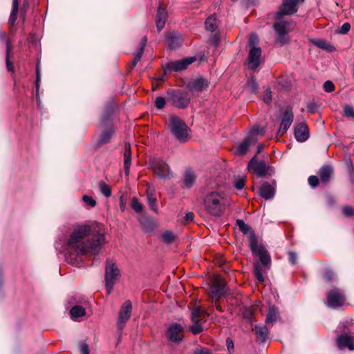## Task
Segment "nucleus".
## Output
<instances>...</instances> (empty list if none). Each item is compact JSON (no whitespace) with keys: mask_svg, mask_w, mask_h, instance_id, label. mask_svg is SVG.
Here are the masks:
<instances>
[{"mask_svg":"<svg viewBox=\"0 0 354 354\" xmlns=\"http://www.w3.org/2000/svg\"><path fill=\"white\" fill-rule=\"evenodd\" d=\"M102 225L97 222L79 225L74 227L66 242V258L74 263L77 257L88 253L96 255L105 243Z\"/></svg>","mask_w":354,"mask_h":354,"instance_id":"nucleus-1","label":"nucleus"},{"mask_svg":"<svg viewBox=\"0 0 354 354\" xmlns=\"http://www.w3.org/2000/svg\"><path fill=\"white\" fill-rule=\"evenodd\" d=\"M236 225L243 234H248L249 248L253 256L258 257L261 264L256 261L253 263L255 278L259 282H264L265 277L262 272V266L269 269L271 264V257L263 244H258V239L254 230L243 220L237 219Z\"/></svg>","mask_w":354,"mask_h":354,"instance_id":"nucleus-2","label":"nucleus"},{"mask_svg":"<svg viewBox=\"0 0 354 354\" xmlns=\"http://www.w3.org/2000/svg\"><path fill=\"white\" fill-rule=\"evenodd\" d=\"M205 210L215 217H221L225 212L224 198L218 192L208 193L203 201Z\"/></svg>","mask_w":354,"mask_h":354,"instance_id":"nucleus-3","label":"nucleus"},{"mask_svg":"<svg viewBox=\"0 0 354 354\" xmlns=\"http://www.w3.org/2000/svg\"><path fill=\"white\" fill-rule=\"evenodd\" d=\"M167 100L173 106L184 109L189 106L192 95L185 89L169 88L167 91Z\"/></svg>","mask_w":354,"mask_h":354,"instance_id":"nucleus-4","label":"nucleus"},{"mask_svg":"<svg viewBox=\"0 0 354 354\" xmlns=\"http://www.w3.org/2000/svg\"><path fill=\"white\" fill-rule=\"evenodd\" d=\"M168 127L171 134L180 142L188 140L189 128L185 121L176 115H171L169 119Z\"/></svg>","mask_w":354,"mask_h":354,"instance_id":"nucleus-5","label":"nucleus"},{"mask_svg":"<svg viewBox=\"0 0 354 354\" xmlns=\"http://www.w3.org/2000/svg\"><path fill=\"white\" fill-rule=\"evenodd\" d=\"M208 313L206 310L199 306H194L191 312V319L193 325L189 327V330L194 335H198L203 330L202 324L207 321Z\"/></svg>","mask_w":354,"mask_h":354,"instance_id":"nucleus-6","label":"nucleus"},{"mask_svg":"<svg viewBox=\"0 0 354 354\" xmlns=\"http://www.w3.org/2000/svg\"><path fill=\"white\" fill-rule=\"evenodd\" d=\"M120 274V270L116 264L109 259L106 261L104 281L107 293L109 295L112 291L115 282Z\"/></svg>","mask_w":354,"mask_h":354,"instance_id":"nucleus-7","label":"nucleus"},{"mask_svg":"<svg viewBox=\"0 0 354 354\" xmlns=\"http://www.w3.org/2000/svg\"><path fill=\"white\" fill-rule=\"evenodd\" d=\"M327 306L332 308H336L344 305L346 296L340 288L333 286L326 293Z\"/></svg>","mask_w":354,"mask_h":354,"instance_id":"nucleus-8","label":"nucleus"},{"mask_svg":"<svg viewBox=\"0 0 354 354\" xmlns=\"http://www.w3.org/2000/svg\"><path fill=\"white\" fill-rule=\"evenodd\" d=\"M288 22L286 21L276 22L273 25V29L276 32L275 44H279L280 47L288 44L290 41L289 37L290 30L288 28Z\"/></svg>","mask_w":354,"mask_h":354,"instance_id":"nucleus-9","label":"nucleus"},{"mask_svg":"<svg viewBox=\"0 0 354 354\" xmlns=\"http://www.w3.org/2000/svg\"><path fill=\"white\" fill-rule=\"evenodd\" d=\"M196 60V57H189L180 60L169 62L162 66L165 75L171 73L173 71L179 72L185 70Z\"/></svg>","mask_w":354,"mask_h":354,"instance_id":"nucleus-10","label":"nucleus"},{"mask_svg":"<svg viewBox=\"0 0 354 354\" xmlns=\"http://www.w3.org/2000/svg\"><path fill=\"white\" fill-rule=\"evenodd\" d=\"M248 167L260 178L264 177L269 171H272V168L267 165L264 160H257V154L249 161Z\"/></svg>","mask_w":354,"mask_h":354,"instance_id":"nucleus-11","label":"nucleus"},{"mask_svg":"<svg viewBox=\"0 0 354 354\" xmlns=\"http://www.w3.org/2000/svg\"><path fill=\"white\" fill-rule=\"evenodd\" d=\"M304 0H283L279 10L276 13V19H280L284 15H292L298 10V3Z\"/></svg>","mask_w":354,"mask_h":354,"instance_id":"nucleus-12","label":"nucleus"},{"mask_svg":"<svg viewBox=\"0 0 354 354\" xmlns=\"http://www.w3.org/2000/svg\"><path fill=\"white\" fill-rule=\"evenodd\" d=\"M132 311V304L130 300L124 302L119 311V316L117 322V328L120 332H122L126 323L131 317Z\"/></svg>","mask_w":354,"mask_h":354,"instance_id":"nucleus-13","label":"nucleus"},{"mask_svg":"<svg viewBox=\"0 0 354 354\" xmlns=\"http://www.w3.org/2000/svg\"><path fill=\"white\" fill-rule=\"evenodd\" d=\"M149 166L159 178H166L170 177L169 167L163 160L157 158L151 159Z\"/></svg>","mask_w":354,"mask_h":354,"instance_id":"nucleus-14","label":"nucleus"},{"mask_svg":"<svg viewBox=\"0 0 354 354\" xmlns=\"http://www.w3.org/2000/svg\"><path fill=\"white\" fill-rule=\"evenodd\" d=\"M101 125L103 126V130L96 141L95 147L97 148H100L102 146L109 143L115 133L113 123Z\"/></svg>","mask_w":354,"mask_h":354,"instance_id":"nucleus-15","label":"nucleus"},{"mask_svg":"<svg viewBox=\"0 0 354 354\" xmlns=\"http://www.w3.org/2000/svg\"><path fill=\"white\" fill-rule=\"evenodd\" d=\"M294 120L292 107L290 105L286 106L283 112L281 121L277 132L278 135L283 136L291 126Z\"/></svg>","mask_w":354,"mask_h":354,"instance_id":"nucleus-16","label":"nucleus"},{"mask_svg":"<svg viewBox=\"0 0 354 354\" xmlns=\"http://www.w3.org/2000/svg\"><path fill=\"white\" fill-rule=\"evenodd\" d=\"M210 82L209 81L203 77H199L196 79L192 80L187 84V88L189 93H201L208 88Z\"/></svg>","mask_w":354,"mask_h":354,"instance_id":"nucleus-17","label":"nucleus"},{"mask_svg":"<svg viewBox=\"0 0 354 354\" xmlns=\"http://www.w3.org/2000/svg\"><path fill=\"white\" fill-rule=\"evenodd\" d=\"M229 290V288L223 279H215L211 286L210 294L212 297H217L219 299L227 296Z\"/></svg>","mask_w":354,"mask_h":354,"instance_id":"nucleus-18","label":"nucleus"},{"mask_svg":"<svg viewBox=\"0 0 354 354\" xmlns=\"http://www.w3.org/2000/svg\"><path fill=\"white\" fill-rule=\"evenodd\" d=\"M167 335L171 342L178 343L183 339V328L180 324L174 323L167 329Z\"/></svg>","mask_w":354,"mask_h":354,"instance_id":"nucleus-19","label":"nucleus"},{"mask_svg":"<svg viewBox=\"0 0 354 354\" xmlns=\"http://www.w3.org/2000/svg\"><path fill=\"white\" fill-rule=\"evenodd\" d=\"M277 185L276 181L274 180L272 184L264 182L259 188V195L265 200H270L273 198L275 195Z\"/></svg>","mask_w":354,"mask_h":354,"instance_id":"nucleus-20","label":"nucleus"},{"mask_svg":"<svg viewBox=\"0 0 354 354\" xmlns=\"http://www.w3.org/2000/svg\"><path fill=\"white\" fill-rule=\"evenodd\" d=\"M261 56V48L252 46L248 54V64L251 69H256L260 65V57Z\"/></svg>","mask_w":354,"mask_h":354,"instance_id":"nucleus-21","label":"nucleus"},{"mask_svg":"<svg viewBox=\"0 0 354 354\" xmlns=\"http://www.w3.org/2000/svg\"><path fill=\"white\" fill-rule=\"evenodd\" d=\"M168 14L166 8L162 3L159 4L156 15V25L158 32H160L165 27L167 19Z\"/></svg>","mask_w":354,"mask_h":354,"instance_id":"nucleus-22","label":"nucleus"},{"mask_svg":"<svg viewBox=\"0 0 354 354\" xmlns=\"http://www.w3.org/2000/svg\"><path fill=\"white\" fill-rule=\"evenodd\" d=\"M295 139L300 142H305L309 138V129L307 124L300 122L295 125L294 129Z\"/></svg>","mask_w":354,"mask_h":354,"instance_id":"nucleus-23","label":"nucleus"},{"mask_svg":"<svg viewBox=\"0 0 354 354\" xmlns=\"http://www.w3.org/2000/svg\"><path fill=\"white\" fill-rule=\"evenodd\" d=\"M166 41L169 49L174 50L180 46L183 43V38L180 34L176 32H171L167 34Z\"/></svg>","mask_w":354,"mask_h":354,"instance_id":"nucleus-24","label":"nucleus"},{"mask_svg":"<svg viewBox=\"0 0 354 354\" xmlns=\"http://www.w3.org/2000/svg\"><path fill=\"white\" fill-rule=\"evenodd\" d=\"M337 345L340 348H348L354 350V337L348 334H340L337 338Z\"/></svg>","mask_w":354,"mask_h":354,"instance_id":"nucleus-25","label":"nucleus"},{"mask_svg":"<svg viewBox=\"0 0 354 354\" xmlns=\"http://www.w3.org/2000/svg\"><path fill=\"white\" fill-rule=\"evenodd\" d=\"M333 167L330 165H324L322 166L318 171L321 183L324 185L328 183L333 174Z\"/></svg>","mask_w":354,"mask_h":354,"instance_id":"nucleus-26","label":"nucleus"},{"mask_svg":"<svg viewBox=\"0 0 354 354\" xmlns=\"http://www.w3.org/2000/svg\"><path fill=\"white\" fill-rule=\"evenodd\" d=\"M131 165V149L129 142L124 145V170L126 176H129Z\"/></svg>","mask_w":354,"mask_h":354,"instance_id":"nucleus-27","label":"nucleus"},{"mask_svg":"<svg viewBox=\"0 0 354 354\" xmlns=\"http://www.w3.org/2000/svg\"><path fill=\"white\" fill-rule=\"evenodd\" d=\"M252 142H254V140L252 137L248 136L245 138L243 142L237 146L235 150V154L239 156L246 154Z\"/></svg>","mask_w":354,"mask_h":354,"instance_id":"nucleus-28","label":"nucleus"},{"mask_svg":"<svg viewBox=\"0 0 354 354\" xmlns=\"http://www.w3.org/2000/svg\"><path fill=\"white\" fill-rule=\"evenodd\" d=\"M139 221L140 223L142 230L145 232H151L156 227L155 221L151 218L142 217L140 218Z\"/></svg>","mask_w":354,"mask_h":354,"instance_id":"nucleus-29","label":"nucleus"},{"mask_svg":"<svg viewBox=\"0 0 354 354\" xmlns=\"http://www.w3.org/2000/svg\"><path fill=\"white\" fill-rule=\"evenodd\" d=\"M147 42V37L144 36L140 42L139 45V50L134 55L133 60L131 64V68H133L136 66L137 63L140 60L143 52L145 50V46Z\"/></svg>","mask_w":354,"mask_h":354,"instance_id":"nucleus-30","label":"nucleus"},{"mask_svg":"<svg viewBox=\"0 0 354 354\" xmlns=\"http://www.w3.org/2000/svg\"><path fill=\"white\" fill-rule=\"evenodd\" d=\"M253 330L254 331L258 339L261 343H264L266 341L269 332L266 326L256 325L253 328Z\"/></svg>","mask_w":354,"mask_h":354,"instance_id":"nucleus-31","label":"nucleus"},{"mask_svg":"<svg viewBox=\"0 0 354 354\" xmlns=\"http://www.w3.org/2000/svg\"><path fill=\"white\" fill-rule=\"evenodd\" d=\"M19 12V0H13L11 13L9 18V26L10 31H12V26L15 25Z\"/></svg>","mask_w":354,"mask_h":354,"instance_id":"nucleus-32","label":"nucleus"},{"mask_svg":"<svg viewBox=\"0 0 354 354\" xmlns=\"http://www.w3.org/2000/svg\"><path fill=\"white\" fill-rule=\"evenodd\" d=\"M196 180V175L191 169H187L184 174L183 184L186 188H191Z\"/></svg>","mask_w":354,"mask_h":354,"instance_id":"nucleus-33","label":"nucleus"},{"mask_svg":"<svg viewBox=\"0 0 354 354\" xmlns=\"http://www.w3.org/2000/svg\"><path fill=\"white\" fill-rule=\"evenodd\" d=\"M69 313L71 319L77 320L78 318L82 317L86 315V310L82 306L75 305L71 308Z\"/></svg>","mask_w":354,"mask_h":354,"instance_id":"nucleus-34","label":"nucleus"},{"mask_svg":"<svg viewBox=\"0 0 354 354\" xmlns=\"http://www.w3.org/2000/svg\"><path fill=\"white\" fill-rule=\"evenodd\" d=\"M279 316V309L275 306H269L268 313L266 318V323L270 324L277 321Z\"/></svg>","mask_w":354,"mask_h":354,"instance_id":"nucleus-35","label":"nucleus"},{"mask_svg":"<svg viewBox=\"0 0 354 354\" xmlns=\"http://www.w3.org/2000/svg\"><path fill=\"white\" fill-rule=\"evenodd\" d=\"M114 111V106L111 104H109L106 106L104 112L102 115L101 124H106L112 123L111 115Z\"/></svg>","mask_w":354,"mask_h":354,"instance_id":"nucleus-36","label":"nucleus"},{"mask_svg":"<svg viewBox=\"0 0 354 354\" xmlns=\"http://www.w3.org/2000/svg\"><path fill=\"white\" fill-rule=\"evenodd\" d=\"M311 42L319 48L326 50L328 52H333L335 50V47L328 43L326 40L322 39H313Z\"/></svg>","mask_w":354,"mask_h":354,"instance_id":"nucleus-37","label":"nucleus"},{"mask_svg":"<svg viewBox=\"0 0 354 354\" xmlns=\"http://www.w3.org/2000/svg\"><path fill=\"white\" fill-rule=\"evenodd\" d=\"M205 25L207 30L210 32L215 31L218 28L216 15L213 14L209 16L205 20Z\"/></svg>","mask_w":354,"mask_h":354,"instance_id":"nucleus-38","label":"nucleus"},{"mask_svg":"<svg viewBox=\"0 0 354 354\" xmlns=\"http://www.w3.org/2000/svg\"><path fill=\"white\" fill-rule=\"evenodd\" d=\"M11 51H12V44L10 42L8 41L7 48L6 49V68L9 72L14 73L15 68H14L13 63L10 59Z\"/></svg>","mask_w":354,"mask_h":354,"instance_id":"nucleus-39","label":"nucleus"},{"mask_svg":"<svg viewBox=\"0 0 354 354\" xmlns=\"http://www.w3.org/2000/svg\"><path fill=\"white\" fill-rule=\"evenodd\" d=\"M99 189L106 198L110 197L112 194L111 187L107 185L104 180H100L99 182Z\"/></svg>","mask_w":354,"mask_h":354,"instance_id":"nucleus-40","label":"nucleus"},{"mask_svg":"<svg viewBox=\"0 0 354 354\" xmlns=\"http://www.w3.org/2000/svg\"><path fill=\"white\" fill-rule=\"evenodd\" d=\"M131 207L136 213H142L143 211V205L136 197H133L131 201Z\"/></svg>","mask_w":354,"mask_h":354,"instance_id":"nucleus-41","label":"nucleus"},{"mask_svg":"<svg viewBox=\"0 0 354 354\" xmlns=\"http://www.w3.org/2000/svg\"><path fill=\"white\" fill-rule=\"evenodd\" d=\"M162 241L166 244H171L175 240V235L171 231H167L162 235Z\"/></svg>","mask_w":354,"mask_h":354,"instance_id":"nucleus-42","label":"nucleus"},{"mask_svg":"<svg viewBox=\"0 0 354 354\" xmlns=\"http://www.w3.org/2000/svg\"><path fill=\"white\" fill-rule=\"evenodd\" d=\"M254 316V309L251 307H245L243 311V319L252 322Z\"/></svg>","mask_w":354,"mask_h":354,"instance_id":"nucleus-43","label":"nucleus"},{"mask_svg":"<svg viewBox=\"0 0 354 354\" xmlns=\"http://www.w3.org/2000/svg\"><path fill=\"white\" fill-rule=\"evenodd\" d=\"M344 115L348 118H354V109L351 105L344 104Z\"/></svg>","mask_w":354,"mask_h":354,"instance_id":"nucleus-44","label":"nucleus"},{"mask_svg":"<svg viewBox=\"0 0 354 354\" xmlns=\"http://www.w3.org/2000/svg\"><path fill=\"white\" fill-rule=\"evenodd\" d=\"M323 277L327 283H330L335 279V274L332 270L326 269L323 274Z\"/></svg>","mask_w":354,"mask_h":354,"instance_id":"nucleus-45","label":"nucleus"},{"mask_svg":"<svg viewBox=\"0 0 354 354\" xmlns=\"http://www.w3.org/2000/svg\"><path fill=\"white\" fill-rule=\"evenodd\" d=\"M245 185V177H239L237 179L234 180L233 182L234 187L238 189L241 190L244 188Z\"/></svg>","mask_w":354,"mask_h":354,"instance_id":"nucleus-46","label":"nucleus"},{"mask_svg":"<svg viewBox=\"0 0 354 354\" xmlns=\"http://www.w3.org/2000/svg\"><path fill=\"white\" fill-rule=\"evenodd\" d=\"M167 100L163 97H157L155 100V106L158 109H162L166 104Z\"/></svg>","mask_w":354,"mask_h":354,"instance_id":"nucleus-47","label":"nucleus"},{"mask_svg":"<svg viewBox=\"0 0 354 354\" xmlns=\"http://www.w3.org/2000/svg\"><path fill=\"white\" fill-rule=\"evenodd\" d=\"M342 213L346 217L354 216V208L350 205H345L342 208Z\"/></svg>","mask_w":354,"mask_h":354,"instance_id":"nucleus-48","label":"nucleus"},{"mask_svg":"<svg viewBox=\"0 0 354 354\" xmlns=\"http://www.w3.org/2000/svg\"><path fill=\"white\" fill-rule=\"evenodd\" d=\"M41 82V75L39 68V64L37 65L36 67V80H35V88H36V95L38 97L39 95V84Z\"/></svg>","mask_w":354,"mask_h":354,"instance_id":"nucleus-49","label":"nucleus"},{"mask_svg":"<svg viewBox=\"0 0 354 354\" xmlns=\"http://www.w3.org/2000/svg\"><path fill=\"white\" fill-rule=\"evenodd\" d=\"M308 182L311 187L315 188L319 185V180L317 176L312 175L308 177Z\"/></svg>","mask_w":354,"mask_h":354,"instance_id":"nucleus-50","label":"nucleus"},{"mask_svg":"<svg viewBox=\"0 0 354 354\" xmlns=\"http://www.w3.org/2000/svg\"><path fill=\"white\" fill-rule=\"evenodd\" d=\"M319 106L315 101L310 102L307 104V110L310 113H315L318 111Z\"/></svg>","mask_w":354,"mask_h":354,"instance_id":"nucleus-51","label":"nucleus"},{"mask_svg":"<svg viewBox=\"0 0 354 354\" xmlns=\"http://www.w3.org/2000/svg\"><path fill=\"white\" fill-rule=\"evenodd\" d=\"M324 90L327 93H331L335 90V85L330 80H327L324 83Z\"/></svg>","mask_w":354,"mask_h":354,"instance_id":"nucleus-52","label":"nucleus"},{"mask_svg":"<svg viewBox=\"0 0 354 354\" xmlns=\"http://www.w3.org/2000/svg\"><path fill=\"white\" fill-rule=\"evenodd\" d=\"M248 86L252 93H256L258 89V83L256 81V79L254 77H252L248 80Z\"/></svg>","mask_w":354,"mask_h":354,"instance_id":"nucleus-53","label":"nucleus"},{"mask_svg":"<svg viewBox=\"0 0 354 354\" xmlns=\"http://www.w3.org/2000/svg\"><path fill=\"white\" fill-rule=\"evenodd\" d=\"M337 333H339L340 334H348L351 335V332L349 330V328L348 327V325L346 323H342L339 325L337 327Z\"/></svg>","mask_w":354,"mask_h":354,"instance_id":"nucleus-54","label":"nucleus"},{"mask_svg":"<svg viewBox=\"0 0 354 354\" xmlns=\"http://www.w3.org/2000/svg\"><path fill=\"white\" fill-rule=\"evenodd\" d=\"M147 201H148V205L150 207V208L153 212H157L158 207H157V205H156L157 200H156V196L147 198Z\"/></svg>","mask_w":354,"mask_h":354,"instance_id":"nucleus-55","label":"nucleus"},{"mask_svg":"<svg viewBox=\"0 0 354 354\" xmlns=\"http://www.w3.org/2000/svg\"><path fill=\"white\" fill-rule=\"evenodd\" d=\"M263 100L266 104H270L271 102V101H272V92H271V90L269 88L266 89L264 95H263Z\"/></svg>","mask_w":354,"mask_h":354,"instance_id":"nucleus-56","label":"nucleus"},{"mask_svg":"<svg viewBox=\"0 0 354 354\" xmlns=\"http://www.w3.org/2000/svg\"><path fill=\"white\" fill-rule=\"evenodd\" d=\"M288 260L290 263L292 265H295L297 263V254L296 252L292 251H289L288 252Z\"/></svg>","mask_w":354,"mask_h":354,"instance_id":"nucleus-57","label":"nucleus"},{"mask_svg":"<svg viewBox=\"0 0 354 354\" xmlns=\"http://www.w3.org/2000/svg\"><path fill=\"white\" fill-rule=\"evenodd\" d=\"M82 200L84 203L90 205L91 207H95L96 205V201L91 196L84 195Z\"/></svg>","mask_w":354,"mask_h":354,"instance_id":"nucleus-58","label":"nucleus"},{"mask_svg":"<svg viewBox=\"0 0 354 354\" xmlns=\"http://www.w3.org/2000/svg\"><path fill=\"white\" fill-rule=\"evenodd\" d=\"M80 350L81 354H90L88 345L85 342H81Z\"/></svg>","mask_w":354,"mask_h":354,"instance_id":"nucleus-59","label":"nucleus"},{"mask_svg":"<svg viewBox=\"0 0 354 354\" xmlns=\"http://www.w3.org/2000/svg\"><path fill=\"white\" fill-rule=\"evenodd\" d=\"M350 29H351L350 24L348 22H346L341 26L339 32V33H341L342 35H345L349 32Z\"/></svg>","mask_w":354,"mask_h":354,"instance_id":"nucleus-60","label":"nucleus"},{"mask_svg":"<svg viewBox=\"0 0 354 354\" xmlns=\"http://www.w3.org/2000/svg\"><path fill=\"white\" fill-rule=\"evenodd\" d=\"M226 346H227V350L230 353L233 351L234 345V342H233L232 339H231L230 337H227L226 339Z\"/></svg>","mask_w":354,"mask_h":354,"instance_id":"nucleus-61","label":"nucleus"},{"mask_svg":"<svg viewBox=\"0 0 354 354\" xmlns=\"http://www.w3.org/2000/svg\"><path fill=\"white\" fill-rule=\"evenodd\" d=\"M0 41L6 42V46H7L8 41L10 42V39H8L6 36V33L5 31L0 29Z\"/></svg>","mask_w":354,"mask_h":354,"instance_id":"nucleus-62","label":"nucleus"},{"mask_svg":"<svg viewBox=\"0 0 354 354\" xmlns=\"http://www.w3.org/2000/svg\"><path fill=\"white\" fill-rule=\"evenodd\" d=\"M257 41H258V37L254 34L252 35L250 37L249 43H248L250 48H251L252 46H254L255 43Z\"/></svg>","mask_w":354,"mask_h":354,"instance_id":"nucleus-63","label":"nucleus"},{"mask_svg":"<svg viewBox=\"0 0 354 354\" xmlns=\"http://www.w3.org/2000/svg\"><path fill=\"white\" fill-rule=\"evenodd\" d=\"M193 354H211V352L207 348H202L201 349H196Z\"/></svg>","mask_w":354,"mask_h":354,"instance_id":"nucleus-64","label":"nucleus"}]
</instances>
